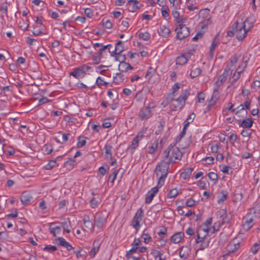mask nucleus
Returning <instances> with one entry per match:
<instances>
[{
	"instance_id": "3c124183",
	"label": "nucleus",
	"mask_w": 260,
	"mask_h": 260,
	"mask_svg": "<svg viewBox=\"0 0 260 260\" xmlns=\"http://www.w3.org/2000/svg\"><path fill=\"white\" fill-rule=\"evenodd\" d=\"M161 252L156 249H152L150 254L153 256V258L151 260H157L158 256H159Z\"/></svg>"
},
{
	"instance_id": "6ab92c4d",
	"label": "nucleus",
	"mask_w": 260,
	"mask_h": 260,
	"mask_svg": "<svg viewBox=\"0 0 260 260\" xmlns=\"http://www.w3.org/2000/svg\"><path fill=\"white\" fill-rule=\"evenodd\" d=\"M31 199L30 194L27 192H23L20 197V201L24 205L29 204Z\"/></svg>"
},
{
	"instance_id": "338daca9",
	"label": "nucleus",
	"mask_w": 260,
	"mask_h": 260,
	"mask_svg": "<svg viewBox=\"0 0 260 260\" xmlns=\"http://www.w3.org/2000/svg\"><path fill=\"white\" fill-rule=\"evenodd\" d=\"M157 147V143H154L152 145L148 148V153L150 154H153L155 149Z\"/></svg>"
},
{
	"instance_id": "f257e3e1",
	"label": "nucleus",
	"mask_w": 260,
	"mask_h": 260,
	"mask_svg": "<svg viewBox=\"0 0 260 260\" xmlns=\"http://www.w3.org/2000/svg\"><path fill=\"white\" fill-rule=\"evenodd\" d=\"M163 157L168 159L167 163L170 164L175 162L176 160H180L183 155V153L179 148L175 145L170 144L164 151Z\"/></svg>"
},
{
	"instance_id": "0eeeda50",
	"label": "nucleus",
	"mask_w": 260,
	"mask_h": 260,
	"mask_svg": "<svg viewBox=\"0 0 260 260\" xmlns=\"http://www.w3.org/2000/svg\"><path fill=\"white\" fill-rule=\"evenodd\" d=\"M144 216V210L142 208L138 209L132 220V225L136 230L138 231L140 228V222Z\"/></svg>"
},
{
	"instance_id": "6e6552de",
	"label": "nucleus",
	"mask_w": 260,
	"mask_h": 260,
	"mask_svg": "<svg viewBox=\"0 0 260 260\" xmlns=\"http://www.w3.org/2000/svg\"><path fill=\"white\" fill-rule=\"evenodd\" d=\"M153 107V106H152V108ZM151 108V103H149L146 107H144L140 109L138 116L141 121H146L152 116Z\"/></svg>"
},
{
	"instance_id": "4be33fe9",
	"label": "nucleus",
	"mask_w": 260,
	"mask_h": 260,
	"mask_svg": "<svg viewBox=\"0 0 260 260\" xmlns=\"http://www.w3.org/2000/svg\"><path fill=\"white\" fill-rule=\"evenodd\" d=\"M170 33V30L169 27H167L166 25H162L160 26V29L158 31V34L160 36L165 38H167L169 37Z\"/></svg>"
},
{
	"instance_id": "13d9d810",
	"label": "nucleus",
	"mask_w": 260,
	"mask_h": 260,
	"mask_svg": "<svg viewBox=\"0 0 260 260\" xmlns=\"http://www.w3.org/2000/svg\"><path fill=\"white\" fill-rule=\"evenodd\" d=\"M208 176L210 180L215 182H217L218 176L216 173L211 172L208 173Z\"/></svg>"
},
{
	"instance_id": "72a5a7b5",
	"label": "nucleus",
	"mask_w": 260,
	"mask_h": 260,
	"mask_svg": "<svg viewBox=\"0 0 260 260\" xmlns=\"http://www.w3.org/2000/svg\"><path fill=\"white\" fill-rule=\"evenodd\" d=\"M209 243H210L209 239H208L202 241V242L200 243L198 250H203L205 249L206 248H207L209 246Z\"/></svg>"
},
{
	"instance_id": "cd10ccee",
	"label": "nucleus",
	"mask_w": 260,
	"mask_h": 260,
	"mask_svg": "<svg viewBox=\"0 0 260 260\" xmlns=\"http://www.w3.org/2000/svg\"><path fill=\"white\" fill-rule=\"evenodd\" d=\"M203 226H199V228L198 229L197 231V233H199V232H201V237H203L204 238H207V236L208 235L209 232V229H202Z\"/></svg>"
},
{
	"instance_id": "bf43d9fd",
	"label": "nucleus",
	"mask_w": 260,
	"mask_h": 260,
	"mask_svg": "<svg viewBox=\"0 0 260 260\" xmlns=\"http://www.w3.org/2000/svg\"><path fill=\"white\" fill-rule=\"evenodd\" d=\"M101 56L94 53L92 56L93 64H98L101 62Z\"/></svg>"
},
{
	"instance_id": "4c0bfd02",
	"label": "nucleus",
	"mask_w": 260,
	"mask_h": 260,
	"mask_svg": "<svg viewBox=\"0 0 260 260\" xmlns=\"http://www.w3.org/2000/svg\"><path fill=\"white\" fill-rule=\"evenodd\" d=\"M226 80V78H225V76L220 75L217 78V80L216 81L215 84L217 87H219L221 85H222L224 82H225Z\"/></svg>"
},
{
	"instance_id": "412c9836",
	"label": "nucleus",
	"mask_w": 260,
	"mask_h": 260,
	"mask_svg": "<svg viewBox=\"0 0 260 260\" xmlns=\"http://www.w3.org/2000/svg\"><path fill=\"white\" fill-rule=\"evenodd\" d=\"M134 68L128 63L126 62L119 63L118 70L122 72H126L128 70H132Z\"/></svg>"
},
{
	"instance_id": "9d476101",
	"label": "nucleus",
	"mask_w": 260,
	"mask_h": 260,
	"mask_svg": "<svg viewBox=\"0 0 260 260\" xmlns=\"http://www.w3.org/2000/svg\"><path fill=\"white\" fill-rule=\"evenodd\" d=\"M161 187V186H158V184H157L156 186L152 188L148 192L146 195L145 203L150 204L152 202L154 197L158 192L159 188Z\"/></svg>"
},
{
	"instance_id": "bb28decb",
	"label": "nucleus",
	"mask_w": 260,
	"mask_h": 260,
	"mask_svg": "<svg viewBox=\"0 0 260 260\" xmlns=\"http://www.w3.org/2000/svg\"><path fill=\"white\" fill-rule=\"evenodd\" d=\"M61 225L64 230L67 233H70L71 225V221L69 219H67V220L61 222Z\"/></svg>"
},
{
	"instance_id": "dca6fc26",
	"label": "nucleus",
	"mask_w": 260,
	"mask_h": 260,
	"mask_svg": "<svg viewBox=\"0 0 260 260\" xmlns=\"http://www.w3.org/2000/svg\"><path fill=\"white\" fill-rule=\"evenodd\" d=\"M190 251V249L188 246H182L179 252V256L181 258L186 259L188 257Z\"/></svg>"
},
{
	"instance_id": "a18cd8bd",
	"label": "nucleus",
	"mask_w": 260,
	"mask_h": 260,
	"mask_svg": "<svg viewBox=\"0 0 260 260\" xmlns=\"http://www.w3.org/2000/svg\"><path fill=\"white\" fill-rule=\"evenodd\" d=\"M57 250V248L56 246L51 245H46L43 248L44 251H47L48 252H53L55 251H56Z\"/></svg>"
},
{
	"instance_id": "4d7b16f0",
	"label": "nucleus",
	"mask_w": 260,
	"mask_h": 260,
	"mask_svg": "<svg viewBox=\"0 0 260 260\" xmlns=\"http://www.w3.org/2000/svg\"><path fill=\"white\" fill-rule=\"evenodd\" d=\"M95 83L99 87H101L102 85H107L108 84V82L104 81L101 77H98Z\"/></svg>"
},
{
	"instance_id": "e2e57ef3",
	"label": "nucleus",
	"mask_w": 260,
	"mask_h": 260,
	"mask_svg": "<svg viewBox=\"0 0 260 260\" xmlns=\"http://www.w3.org/2000/svg\"><path fill=\"white\" fill-rule=\"evenodd\" d=\"M56 241H58V245L59 246H61L63 247V246L66 244L68 242L63 238L62 237H58L55 239Z\"/></svg>"
},
{
	"instance_id": "1a4fd4ad",
	"label": "nucleus",
	"mask_w": 260,
	"mask_h": 260,
	"mask_svg": "<svg viewBox=\"0 0 260 260\" xmlns=\"http://www.w3.org/2000/svg\"><path fill=\"white\" fill-rule=\"evenodd\" d=\"M177 39L180 40L185 39L189 35V28L184 24H179V27L175 29Z\"/></svg>"
},
{
	"instance_id": "0e129e2a",
	"label": "nucleus",
	"mask_w": 260,
	"mask_h": 260,
	"mask_svg": "<svg viewBox=\"0 0 260 260\" xmlns=\"http://www.w3.org/2000/svg\"><path fill=\"white\" fill-rule=\"evenodd\" d=\"M232 70L228 66L224 69L223 73L221 74L225 76V78H227V77L232 74Z\"/></svg>"
},
{
	"instance_id": "f03ea898",
	"label": "nucleus",
	"mask_w": 260,
	"mask_h": 260,
	"mask_svg": "<svg viewBox=\"0 0 260 260\" xmlns=\"http://www.w3.org/2000/svg\"><path fill=\"white\" fill-rule=\"evenodd\" d=\"M253 22L249 21V18H247L243 24L239 25L238 22L233 25V29L236 33V38L239 41L243 40L246 37L248 31L252 27Z\"/></svg>"
},
{
	"instance_id": "a878e982",
	"label": "nucleus",
	"mask_w": 260,
	"mask_h": 260,
	"mask_svg": "<svg viewBox=\"0 0 260 260\" xmlns=\"http://www.w3.org/2000/svg\"><path fill=\"white\" fill-rule=\"evenodd\" d=\"M141 238L144 239V242L145 243H148L150 241H152V238L151 237L150 234L148 232V229H145L142 235Z\"/></svg>"
},
{
	"instance_id": "6e6d98bb",
	"label": "nucleus",
	"mask_w": 260,
	"mask_h": 260,
	"mask_svg": "<svg viewBox=\"0 0 260 260\" xmlns=\"http://www.w3.org/2000/svg\"><path fill=\"white\" fill-rule=\"evenodd\" d=\"M169 9L168 6L161 9V15L163 17L167 18L169 16Z\"/></svg>"
},
{
	"instance_id": "423d86ee",
	"label": "nucleus",
	"mask_w": 260,
	"mask_h": 260,
	"mask_svg": "<svg viewBox=\"0 0 260 260\" xmlns=\"http://www.w3.org/2000/svg\"><path fill=\"white\" fill-rule=\"evenodd\" d=\"M91 69V68L90 67L84 64L74 69L73 71L70 73V75L77 79H81L85 76L86 71Z\"/></svg>"
},
{
	"instance_id": "58836bf2",
	"label": "nucleus",
	"mask_w": 260,
	"mask_h": 260,
	"mask_svg": "<svg viewBox=\"0 0 260 260\" xmlns=\"http://www.w3.org/2000/svg\"><path fill=\"white\" fill-rule=\"evenodd\" d=\"M165 124V122L164 120L161 119L159 122V125L157 126V129L155 132L156 135H159L162 131L164 127Z\"/></svg>"
},
{
	"instance_id": "4468645a",
	"label": "nucleus",
	"mask_w": 260,
	"mask_h": 260,
	"mask_svg": "<svg viewBox=\"0 0 260 260\" xmlns=\"http://www.w3.org/2000/svg\"><path fill=\"white\" fill-rule=\"evenodd\" d=\"M240 247V243L230 242L226 247L227 254H230L236 251Z\"/></svg>"
},
{
	"instance_id": "864d4df0",
	"label": "nucleus",
	"mask_w": 260,
	"mask_h": 260,
	"mask_svg": "<svg viewBox=\"0 0 260 260\" xmlns=\"http://www.w3.org/2000/svg\"><path fill=\"white\" fill-rule=\"evenodd\" d=\"M44 152L46 154H50L53 151V147L52 145L50 144H45L44 147Z\"/></svg>"
},
{
	"instance_id": "e433bc0d",
	"label": "nucleus",
	"mask_w": 260,
	"mask_h": 260,
	"mask_svg": "<svg viewBox=\"0 0 260 260\" xmlns=\"http://www.w3.org/2000/svg\"><path fill=\"white\" fill-rule=\"evenodd\" d=\"M139 37L143 40L148 41L150 38V34L147 31L141 32L139 35Z\"/></svg>"
},
{
	"instance_id": "f704fd0d",
	"label": "nucleus",
	"mask_w": 260,
	"mask_h": 260,
	"mask_svg": "<svg viewBox=\"0 0 260 260\" xmlns=\"http://www.w3.org/2000/svg\"><path fill=\"white\" fill-rule=\"evenodd\" d=\"M209 12L210 11L208 9H202L200 11L199 16L203 18L210 17Z\"/></svg>"
},
{
	"instance_id": "052dcab7",
	"label": "nucleus",
	"mask_w": 260,
	"mask_h": 260,
	"mask_svg": "<svg viewBox=\"0 0 260 260\" xmlns=\"http://www.w3.org/2000/svg\"><path fill=\"white\" fill-rule=\"evenodd\" d=\"M118 171H114L113 173L109 177L108 181L113 183L117 175Z\"/></svg>"
},
{
	"instance_id": "49530a36",
	"label": "nucleus",
	"mask_w": 260,
	"mask_h": 260,
	"mask_svg": "<svg viewBox=\"0 0 260 260\" xmlns=\"http://www.w3.org/2000/svg\"><path fill=\"white\" fill-rule=\"evenodd\" d=\"M104 149L105 150L106 154L110 155V159H113V157L112 155V152H111L112 149V147L109 144H106L104 146Z\"/></svg>"
},
{
	"instance_id": "ddd939ff",
	"label": "nucleus",
	"mask_w": 260,
	"mask_h": 260,
	"mask_svg": "<svg viewBox=\"0 0 260 260\" xmlns=\"http://www.w3.org/2000/svg\"><path fill=\"white\" fill-rule=\"evenodd\" d=\"M95 224L99 229L104 227L107 222V218L103 215H99L96 219H95Z\"/></svg>"
},
{
	"instance_id": "5701e85b",
	"label": "nucleus",
	"mask_w": 260,
	"mask_h": 260,
	"mask_svg": "<svg viewBox=\"0 0 260 260\" xmlns=\"http://www.w3.org/2000/svg\"><path fill=\"white\" fill-rule=\"evenodd\" d=\"M253 121L250 118H247L242 121L241 123L239 124L240 126L244 128H249L252 127Z\"/></svg>"
},
{
	"instance_id": "8fccbe9b",
	"label": "nucleus",
	"mask_w": 260,
	"mask_h": 260,
	"mask_svg": "<svg viewBox=\"0 0 260 260\" xmlns=\"http://www.w3.org/2000/svg\"><path fill=\"white\" fill-rule=\"evenodd\" d=\"M56 164V160H51L49 161V162L44 167V168L46 170H51L55 166Z\"/></svg>"
},
{
	"instance_id": "b1692460",
	"label": "nucleus",
	"mask_w": 260,
	"mask_h": 260,
	"mask_svg": "<svg viewBox=\"0 0 260 260\" xmlns=\"http://www.w3.org/2000/svg\"><path fill=\"white\" fill-rule=\"evenodd\" d=\"M193 170L192 168H188L184 170L180 174V177L184 180L188 179L190 178Z\"/></svg>"
},
{
	"instance_id": "680f3d73",
	"label": "nucleus",
	"mask_w": 260,
	"mask_h": 260,
	"mask_svg": "<svg viewBox=\"0 0 260 260\" xmlns=\"http://www.w3.org/2000/svg\"><path fill=\"white\" fill-rule=\"evenodd\" d=\"M139 141L135 138L132 141V144L129 147V148L133 150L136 149L139 146Z\"/></svg>"
},
{
	"instance_id": "774afa93",
	"label": "nucleus",
	"mask_w": 260,
	"mask_h": 260,
	"mask_svg": "<svg viewBox=\"0 0 260 260\" xmlns=\"http://www.w3.org/2000/svg\"><path fill=\"white\" fill-rule=\"evenodd\" d=\"M196 203V202L192 198H189L186 201V206L189 207H192L195 205Z\"/></svg>"
},
{
	"instance_id": "37998d69",
	"label": "nucleus",
	"mask_w": 260,
	"mask_h": 260,
	"mask_svg": "<svg viewBox=\"0 0 260 260\" xmlns=\"http://www.w3.org/2000/svg\"><path fill=\"white\" fill-rule=\"evenodd\" d=\"M9 236L7 231L0 232V239L3 241H7L9 240Z\"/></svg>"
},
{
	"instance_id": "2f4dec72",
	"label": "nucleus",
	"mask_w": 260,
	"mask_h": 260,
	"mask_svg": "<svg viewBox=\"0 0 260 260\" xmlns=\"http://www.w3.org/2000/svg\"><path fill=\"white\" fill-rule=\"evenodd\" d=\"M102 22L103 26L106 28L110 29L113 26L112 23L109 19L105 18L103 19Z\"/></svg>"
},
{
	"instance_id": "c9c22d12",
	"label": "nucleus",
	"mask_w": 260,
	"mask_h": 260,
	"mask_svg": "<svg viewBox=\"0 0 260 260\" xmlns=\"http://www.w3.org/2000/svg\"><path fill=\"white\" fill-rule=\"evenodd\" d=\"M123 75L120 73H117L116 76L114 77L113 81L115 83H119L123 81Z\"/></svg>"
},
{
	"instance_id": "c03bdc74",
	"label": "nucleus",
	"mask_w": 260,
	"mask_h": 260,
	"mask_svg": "<svg viewBox=\"0 0 260 260\" xmlns=\"http://www.w3.org/2000/svg\"><path fill=\"white\" fill-rule=\"evenodd\" d=\"M217 100V98H215V99H214L213 95L212 96L211 99L210 101H209V104L208 105V106L205 109L204 112H206L207 111H209L211 109V106L215 105L216 101Z\"/></svg>"
},
{
	"instance_id": "7ed1b4c3",
	"label": "nucleus",
	"mask_w": 260,
	"mask_h": 260,
	"mask_svg": "<svg viewBox=\"0 0 260 260\" xmlns=\"http://www.w3.org/2000/svg\"><path fill=\"white\" fill-rule=\"evenodd\" d=\"M169 169V163L166 161H162L158 163L155 169V174L157 179V183L158 186H162L165 184V181L168 174Z\"/></svg>"
},
{
	"instance_id": "2eb2a0df",
	"label": "nucleus",
	"mask_w": 260,
	"mask_h": 260,
	"mask_svg": "<svg viewBox=\"0 0 260 260\" xmlns=\"http://www.w3.org/2000/svg\"><path fill=\"white\" fill-rule=\"evenodd\" d=\"M83 221L85 227L91 232H93L95 225L90 220L89 216L88 215H85L83 219Z\"/></svg>"
},
{
	"instance_id": "c756f323",
	"label": "nucleus",
	"mask_w": 260,
	"mask_h": 260,
	"mask_svg": "<svg viewBox=\"0 0 260 260\" xmlns=\"http://www.w3.org/2000/svg\"><path fill=\"white\" fill-rule=\"evenodd\" d=\"M202 70L200 68H197L194 69H192L191 71L190 76L192 79H193L199 76L202 73Z\"/></svg>"
},
{
	"instance_id": "a19ab883",
	"label": "nucleus",
	"mask_w": 260,
	"mask_h": 260,
	"mask_svg": "<svg viewBox=\"0 0 260 260\" xmlns=\"http://www.w3.org/2000/svg\"><path fill=\"white\" fill-rule=\"evenodd\" d=\"M204 19L201 22V23L203 25L201 26L202 28H204L205 26H207L210 24L212 22L211 19V16L207 18H203Z\"/></svg>"
},
{
	"instance_id": "393cba45",
	"label": "nucleus",
	"mask_w": 260,
	"mask_h": 260,
	"mask_svg": "<svg viewBox=\"0 0 260 260\" xmlns=\"http://www.w3.org/2000/svg\"><path fill=\"white\" fill-rule=\"evenodd\" d=\"M173 101L174 96H172V94H169L162 102L161 105L163 106L164 107H166L169 104L171 105Z\"/></svg>"
},
{
	"instance_id": "603ef678",
	"label": "nucleus",
	"mask_w": 260,
	"mask_h": 260,
	"mask_svg": "<svg viewBox=\"0 0 260 260\" xmlns=\"http://www.w3.org/2000/svg\"><path fill=\"white\" fill-rule=\"evenodd\" d=\"M178 194V192L177 190L175 188L171 189L169 191V193L167 194V198H175Z\"/></svg>"
},
{
	"instance_id": "20e7f679",
	"label": "nucleus",
	"mask_w": 260,
	"mask_h": 260,
	"mask_svg": "<svg viewBox=\"0 0 260 260\" xmlns=\"http://www.w3.org/2000/svg\"><path fill=\"white\" fill-rule=\"evenodd\" d=\"M189 91L187 89L185 90L180 96L177 99L174 98V101L171 104L170 108L171 111L177 110V109H181L185 105L186 100L189 95Z\"/></svg>"
},
{
	"instance_id": "473e14b6",
	"label": "nucleus",
	"mask_w": 260,
	"mask_h": 260,
	"mask_svg": "<svg viewBox=\"0 0 260 260\" xmlns=\"http://www.w3.org/2000/svg\"><path fill=\"white\" fill-rule=\"evenodd\" d=\"M85 139H86V138L84 137H81V136L78 137V142L77 144V146L78 148H81V147H82L84 146H85V145L86 144V143Z\"/></svg>"
},
{
	"instance_id": "5fc2aeb1",
	"label": "nucleus",
	"mask_w": 260,
	"mask_h": 260,
	"mask_svg": "<svg viewBox=\"0 0 260 260\" xmlns=\"http://www.w3.org/2000/svg\"><path fill=\"white\" fill-rule=\"evenodd\" d=\"M212 222V218H208L200 226H203L202 229H209Z\"/></svg>"
},
{
	"instance_id": "a211bd4d",
	"label": "nucleus",
	"mask_w": 260,
	"mask_h": 260,
	"mask_svg": "<svg viewBox=\"0 0 260 260\" xmlns=\"http://www.w3.org/2000/svg\"><path fill=\"white\" fill-rule=\"evenodd\" d=\"M141 244V241L139 238L135 239L132 244V248L128 251V254H133L139 248V245Z\"/></svg>"
},
{
	"instance_id": "aec40b11",
	"label": "nucleus",
	"mask_w": 260,
	"mask_h": 260,
	"mask_svg": "<svg viewBox=\"0 0 260 260\" xmlns=\"http://www.w3.org/2000/svg\"><path fill=\"white\" fill-rule=\"evenodd\" d=\"M55 222L49 223V231L53 237H56L57 234H58L61 232V227L59 226H56L55 227H52Z\"/></svg>"
},
{
	"instance_id": "c85d7f7f",
	"label": "nucleus",
	"mask_w": 260,
	"mask_h": 260,
	"mask_svg": "<svg viewBox=\"0 0 260 260\" xmlns=\"http://www.w3.org/2000/svg\"><path fill=\"white\" fill-rule=\"evenodd\" d=\"M243 72V70L237 71L234 73L232 77L233 80L231 81V85H233L240 78L241 74Z\"/></svg>"
},
{
	"instance_id": "79ce46f5",
	"label": "nucleus",
	"mask_w": 260,
	"mask_h": 260,
	"mask_svg": "<svg viewBox=\"0 0 260 260\" xmlns=\"http://www.w3.org/2000/svg\"><path fill=\"white\" fill-rule=\"evenodd\" d=\"M260 248V241L258 243H254L250 249V251L253 254L257 253L258 249Z\"/></svg>"
},
{
	"instance_id": "9b49d317",
	"label": "nucleus",
	"mask_w": 260,
	"mask_h": 260,
	"mask_svg": "<svg viewBox=\"0 0 260 260\" xmlns=\"http://www.w3.org/2000/svg\"><path fill=\"white\" fill-rule=\"evenodd\" d=\"M190 54L189 53L186 54H182L176 58V63L178 65H184L187 62Z\"/></svg>"
},
{
	"instance_id": "09e8293b",
	"label": "nucleus",
	"mask_w": 260,
	"mask_h": 260,
	"mask_svg": "<svg viewBox=\"0 0 260 260\" xmlns=\"http://www.w3.org/2000/svg\"><path fill=\"white\" fill-rule=\"evenodd\" d=\"M115 60L118 61L120 63L124 62L126 60L125 55L122 54L121 53H120L119 54L118 53V55L115 56Z\"/></svg>"
},
{
	"instance_id": "de8ad7c7",
	"label": "nucleus",
	"mask_w": 260,
	"mask_h": 260,
	"mask_svg": "<svg viewBox=\"0 0 260 260\" xmlns=\"http://www.w3.org/2000/svg\"><path fill=\"white\" fill-rule=\"evenodd\" d=\"M167 229L165 226H160V230L158 232H157V235L160 237H165V236L167 235Z\"/></svg>"
},
{
	"instance_id": "39448f33",
	"label": "nucleus",
	"mask_w": 260,
	"mask_h": 260,
	"mask_svg": "<svg viewBox=\"0 0 260 260\" xmlns=\"http://www.w3.org/2000/svg\"><path fill=\"white\" fill-rule=\"evenodd\" d=\"M256 211L254 210L253 214L248 213L242 219V229L245 231H248L254 225V220L256 216L255 215Z\"/></svg>"
},
{
	"instance_id": "ea45409f",
	"label": "nucleus",
	"mask_w": 260,
	"mask_h": 260,
	"mask_svg": "<svg viewBox=\"0 0 260 260\" xmlns=\"http://www.w3.org/2000/svg\"><path fill=\"white\" fill-rule=\"evenodd\" d=\"M221 193V197L220 198H219V199H218V203H223L224 200L226 199V198L228 197V192L226 191H224V190H222L220 192Z\"/></svg>"
},
{
	"instance_id": "69168bd1",
	"label": "nucleus",
	"mask_w": 260,
	"mask_h": 260,
	"mask_svg": "<svg viewBox=\"0 0 260 260\" xmlns=\"http://www.w3.org/2000/svg\"><path fill=\"white\" fill-rule=\"evenodd\" d=\"M74 253L76 254L77 257L78 258L80 257H84L86 253V252L82 249H80L78 251H74Z\"/></svg>"
},
{
	"instance_id": "f3484780",
	"label": "nucleus",
	"mask_w": 260,
	"mask_h": 260,
	"mask_svg": "<svg viewBox=\"0 0 260 260\" xmlns=\"http://www.w3.org/2000/svg\"><path fill=\"white\" fill-rule=\"evenodd\" d=\"M184 237L183 232H177L174 234L171 238L172 242L175 244L179 243Z\"/></svg>"
},
{
	"instance_id": "f8f14e48",
	"label": "nucleus",
	"mask_w": 260,
	"mask_h": 260,
	"mask_svg": "<svg viewBox=\"0 0 260 260\" xmlns=\"http://www.w3.org/2000/svg\"><path fill=\"white\" fill-rule=\"evenodd\" d=\"M127 6H128V8L130 9L131 11L135 12L141 7L142 4L137 0H129L127 2Z\"/></svg>"
},
{
	"instance_id": "7c9ffc66",
	"label": "nucleus",
	"mask_w": 260,
	"mask_h": 260,
	"mask_svg": "<svg viewBox=\"0 0 260 260\" xmlns=\"http://www.w3.org/2000/svg\"><path fill=\"white\" fill-rule=\"evenodd\" d=\"M115 49L118 52V54L122 53L124 51L123 43L122 41H118L116 43Z\"/></svg>"
}]
</instances>
